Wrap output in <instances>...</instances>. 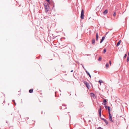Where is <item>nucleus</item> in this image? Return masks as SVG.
<instances>
[{"mask_svg":"<svg viewBox=\"0 0 129 129\" xmlns=\"http://www.w3.org/2000/svg\"><path fill=\"white\" fill-rule=\"evenodd\" d=\"M107 102V101L106 100V99H104V101H103V103H106Z\"/></svg>","mask_w":129,"mask_h":129,"instance_id":"18","label":"nucleus"},{"mask_svg":"<svg viewBox=\"0 0 129 129\" xmlns=\"http://www.w3.org/2000/svg\"><path fill=\"white\" fill-rule=\"evenodd\" d=\"M73 70H71V72H73Z\"/></svg>","mask_w":129,"mask_h":129,"instance_id":"36","label":"nucleus"},{"mask_svg":"<svg viewBox=\"0 0 129 129\" xmlns=\"http://www.w3.org/2000/svg\"><path fill=\"white\" fill-rule=\"evenodd\" d=\"M105 39V36H104L102 37V38L101 40L100 41V43H101Z\"/></svg>","mask_w":129,"mask_h":129,"instance_id":"8","label":"nucleus"},{"mask_svg":"<svg viewBox=\"0 0 129 129\" xmlns=\"http://www.w3.org/2000/svg\"><path fill=\"white\" fill-rule=\"evenodd\" d=\"M128 56H129V53H128Z\"/></svg>","mask_w":129,"mask_h":129,"instance_id":"39","label":"nucleus"},{"mask_svg":"<svg viewBox=\"0 0 129 129\" xmlns=\"http://www.w3.org/2000/svg\"><path fill=\"white\" fill-rule=\"evenodd\" d=\"M105 108L106 109H107V107H105Z\"/></svg>","mask_w":129,"mask_h":129,"instance_id":"37","label":"nucleus"},{"mask_svg":"<svg viewBox=\"0 0 129 129\" xmlns=\"http://www.w3.org/2000/svg\"><path fill=\"white\" fill-rule=\"evenodd\" d=\"M12 102H15V100H13L12 101Z\"/></svg>","mask_w":129,"mask_h":129,"instance_id":"32","label":"nucleus"},{"mask_svg":"<svg viewBox=\"0 0 129 129\" xmlns=\"http://www.w3.org/2000/svg\"><path fill=\"white\" fill-rule=\"evenodd\" d=\"M65 109H67V107H66V108H65Z\"/></svg>","mask_w":129,"mask_h":129,"instance_id":"42","label":"nucleus"},{"mask_svg":"<svg viewBox=\"0 0 129 129\" xmlns=\"http://www.w3.org/2000/svg\"><path fill=\"white\" fill-rule=\"evenodd\" d=\"M110 111H111L110 109L109 110H108L109 114H111V113H110Z\"/></svg>","mask_w":129,"mask_h":129,"instance_id":"26","label":"nucleus"},{"mask_svg":"<svg viewBox=\"0 0 129 129\" xmlns=\"http://www.w3.org/2000/svg\"><path fill=\"white\" fill-rule=\"evenodd\" d=\"M90 94L91 96H93V98H94L95 96V95L93 93H90Z\"/></svg>","mask_w":129,"mask_h":129,"instance_id":"13","label":"nucleus"},{"mask_svg":"<svg viewBox=\"0 0 129 129\" xmlns=\"http://www.w3.org/2000/svg\"><path fill=\"white\" fill-rule=\"evenodd\" d=\"M121 42V40H120L117 43V44L116 45V46L117 47L119 46V45L120 44Z\"/></svg>","mask_w":129,"mask_h":129,"instance_id":"10","label":"nucleus"},{"mask_svg":"<svg viewBox=\"0 0 129 129\" xmlns=\"http://www.w3.org/2000/svg\"><path fill=\"white\" fill-rule=\"evenodd\" d=\"M109 63L110 65V66H111V60H110L109 61Z\"/></svg>","mask_w":129,"mask_h":129,"instance_id":"25","label":"nucleus"},{"mask_svg":"<svg viewBox=\"0 0 129 129\" xmlns=\"http://www.w3.org/2000/svg\"><path fill=\"white\" fill-rule=\"evenodd\" d=\"M44 5L46 11H48L49 9V4L48 3H45Z\"/></svg>","mask_w":129,"mask_h":129,"instance_id":"1","label":"nucleus"},{"mask_svg":"<svg viewBox=\"0 0 129 129\" xmlns=\"http://www.w3.org/2000/svg\"><path fill=\"white\" fill-rule=\"evenodd\" d=\"M101 119H102L104 120V122L106 123V125L108 124V122L104 118H101Z\"/></svg>","mask_w":129,"mask_h":129,"instance_id":"5","label":"nucleus"},{"mask_svg":"<svg viewBox=\"0 0 129 129\" xmlns=\"http://www.w3.org/2000/svg\"><path fill=\"white\" fill-rule=\"evenodd\" d=\"M108 10L107 9H106L103 12V14L104 15H105L108 13Z\"/></svg>","mask_w":129,"mask_h":129,"instance_id":"9","label":"nucleus"},{"mask_svg":"<svg viewBox=\"0 0 129 129\" xmlns=\"http://www.w3.org/2000/svg\"><path fill=\"white\" fill-rule=\"evenodd\" d=\"M108 34V33H106V34Z\"/></svg>","mask_w":129,"mask_h":129,"instance_id":"44","label":"nucleus"},{"mask_svg":"<svg viewBox=\"0 0 129 129\" xmlns=\"http://www.w3.org/2000/svg\"><path fill=\"white\" fill-rule=\"evenodd\" d=\"M6 123H8V121H6Z\"/></svg>","mask_w":129,"mask_h":129,"instance_id":"40","label":"nucleus"},{"mask_svg":"<svg viewBox=\"0 0 129 129\" xmlns=\"http://www.w3.org/2000/svg\"><path fill=\"white\" fill-rule=\"evenodd\" d=\"M84 11L83 9H82L81 11L80 16V17L82 19H84Z\"/></svg>","mask_w":129,"mask_h":129,"instance_id":"2","label":"nucleus"},{"mask_svg":"<svg viewBox=\"0 0 129 129\" xmlns=\"http://www.w3.org/2000/svg\"><path fill=\"white\" fill-rule=\"evenodd\" d=\"M97 129H103V128H102L101 127H99Z\"/></svg>","mask_w":129,"mask_h":129,"instance_id":"28","label":"nucleus"},{"mask_svg":"<svg viewBox=\"0 0 129 129\" xmlns=\"http://www.w3.org/2000/svg\"><path fill=\"white\" fill-rule=\"evenodd\" d=\"M84 84L86 85V86L88 89H89V83L86 81H84Z\"/></svg>","mask_w":129,"mask_h":129,"instance_id":"4","label":"nucleus"},{"mask_svg":"<svg viewBox=\"0 0 129 129\" xmlns=\"http://www.w3.org/2000/svg\"><path fill=\"white\" fill-rule=\"evenodd\" d=\"M106 103H104L103 105H105V106H106Z\"/></svg>","mask_w":129,"mask_h":129,"instance_id":"29","label":"nucleus"},{"mask_svg":"<svg viewBox=\"0 0 129 129\" xmlns=\"http://www.w3.org/2000/svg\"><path fill=\"white\" fill-rule=\"evenodd\" d=\"M106 69H108L109 67V64L108 63H106Z\"/></svg>","mask_w":129,"mask_h":129,"instance_id":"16","label":"nucleus"},{"mask_svg":"<svg viewBox=\"0 0 129 129\" xmlns=\"http://www.w3.org/2000/svg\"><path fill=\"white\" fill-rule=\"evenodd\" d=\"M87 55V56H90V54H89L88 55Z\"/></svg>","mask_w":129,"mask_h":129,"instance_id":"38","label":"nucleus"},{"mask_svg":"<svg viewBox=\"0 0 129 129\" xmlns=\"http://www.w3.org/2000/svg\"><path fill=\"white\" fill-rule=\"evenodd\" d=\"M14 104H15V105H16V103L15 102H14Z\"/></svg>","mask_w":129,"mask_h":129,"instance_id":"34","label":"nucleus"},{"mask_svg":"<svg viewBox=\"0 0 129 129\" xmlns=\"http://www.w3.org/2000/svg\"><path fill=\"white\" fill-rule=\"evenodd\" d=\"M99 82L100 83V85H101V83L102 82H103L102 81V80H100L99 81Z\"/></svg>","mask_w":129,"mask_h":129,"instance_id":"19","label":"nucleus"},{"mask_svg":"<svg viewBox=\"0 0 129 129\" xmlns=\"http://www.w3.org/2000/svg\"><path fill=\"white\" fill-rule=\"evenodd\" d=\"M46 1L48 2L49 4H50V0H46Z\"/></svg>","mask_w":129,"mask_h":129,"instance_id":"27","label":"nucleus"},{"mask_svg":"<svg viewBox=\"0 0 129 129\" xmlns=\"http://www.w3.org/2000/svg\"><path fill=\"white\" fill-rule=\"evenodd\" d=\"M62 106H66V105H62Z\"/></svg>","mask_w":129,"mask_h":129,"instance_id":"35","label":"nucleus"},{"mask_svg":"<svg viewBox=\"0 0 129 129\" xmlns=\"http://www.w3.org/2000/svg\"><path fill=\"white\" fill-rule=\"evenodd\" d=\"M101 59H102L101 57H99V58L98 60L99 61H101Z\"/></svg>","mask_w":129,"mask_h":129,"instance_id":"20","label":"nucleus"},{"mask_svg":"<svg viewBox=\"0 0 129 129\" xmlns=\"http://www.w3.org/2000/svg\"><path fill=\"white\" fill-rule=\"evenodd\" d=\"M116 15V14L115 12L113 14V15L114 17V16H115Z\"/></svg>","mask_w":129,"mask_h":129,"instance_id":"24","label":"nucleus"},{"mask_svg":"<svg viewBox=\"0 0 129 129\" xmlns=\"http://www.w3.org/2000/svg\"><path fill=\"white\" fill-rule=\"evenodd\" d=\"M84 106L83 103L82 102H81L80 103L79 106L80 107H82Z\"/></svg>","mask_w":129,"mask_h":129,"instance_id":"12","label":"nucleus"},{"mask_svg":"<svg viewBox=\"0 0 129 129\" xmlns=\"http://www.w3.org/2000/svg\"><path fill=\"white\" fill-rule=\"evenodd\" d=\"M62 109V107H61V108L60 109Z\"/></svg>","mask_w":129,"mask_h":129,"instance_id":"43","label":"nucleus"},{"mask_svg":"<svg viewBox=\"0 0 129 129\" xmlns=\"http://www.w3.org/2000/svg\"><path fill=\"white\" fill-rule=\"evenodd\" d=\"M96 40L97 41H98V37H99V35L98 34V33H96Z\"/></svg>","mask_w":129,"mask_h":129,"instance_id":"7","label":"nucleus"},{"mask_svg":"<svg viewBox=\"0 0 129 129\" xmlns=\"http://www.w3.org/2000/svg\"><path fill=\"white\" fill-rule=\"evenodd\" d=\"M98 111H99V114L100 116L101 117V107H100Z\"/></svg>","mask_w":129,"mask_h":129,"instance_id":"6","label":"nucleus"},{"mask_svg":"<svg viewBox=\"0 0 129 129\" xmlns=\"http://www.w3.org/2000/svg\"><path fill=\"white\" fill-rule=\"evenodd\" d=\"M129 61V57H127L126 61L128 62Z\"/></svg>","mask_w":129,"mask_h":129,"instance_id":"22","label":"nucleus"},{"mask_svg":"<svg viewBox=\"0 0 129 129\" xmlns=\"http://www.w3.org/2000/svg\"><path fill=\"white\" fill-rule=\"evenodd\" d=\"M85 72H86L87 75H88L89 76V77H90V78H91V76L90 74L86 70Z\"/></svg>","mask_w":129,"mask_h":129,"instance_id":"11","label":"nucleus"},{"mask_svg":"<svg viewBox=\"0 0 129 129\" xmlns=\"http://www.w3.org/2000/svg\"><path fill=\"white\" fill-rule=\"evenodd\" d=\"M95 40L94 39H93L92 40V44H94L95 43Z\"/></svg>","mask_w":129,"mask_h":129,"instance_id":"14","label":"nucleus"},{"mask_svg":"<svg viewBox=\"0 0 129 129\" xmlns=\"http://www.w3.org/2000/svg\"><path fill=\"white\" fill-rule=\"evenodd\" d=\"M106 49H104L103 50V52L104 53H105L106 52Z\"/></svg>","mask_w":129,"mask_h":129,"instance_id":"23","label":"nucleus"},{"mask_svg":"<svg viewBox=\"0 0 129 129\" xmlns=\"http://www.w3.org/2000/svg\"><path fill=\"white\" fill-rule=\"evenodd\" d=\"M127 54H125L124 56H126Z\"/></svg>","mask_w":129,"mask_h":129,"instance_id":"30","label":"nucleus"},{"mask_svg":"<svg viewBox=\"0 0 129 129\" xmlns=\"http://www.w3.org/2000/svg\"><path fill=\"white\" fill-rule=\"evenodd\" d=\"M65 52L66 53L69 54L68 52Z\"/></svg>","mask_w":129,"mask_h":129,"instance_id":"31","label":"nucleus"},{"mask_svg":"<svg viewBox=\"0 0 129 129\" xmlns=\"http://www.w3.org/2000/svg\"><path fill=\"white\" fill-rule=\"evenodd\" d=\"M126 57H124V58H125Z\"/></svg>","mask_w":129,"mask_h":129,"instance_id":"41","label":"nucleus"},{"mask_svg":"<svg viewBox=\"0 0 129 129\" xmlns=\"http://www.w3.org/2000/svg\"><path fill=\"white\" fill-rule=\"evenodd\" d=\"M81 65L82 66L83 68L84 69V70L86 71V69L85 68H84V66L83 65V64H81Z\"/></svg>","mask_w":129,"mask_h":129,"instance_id":"21","label":"nucleus"},{"mask_svg":"<svg viewBox=\"0 0 129 129\" xmlns=\"http://www.w3.org/2000/svg\"><path fill=\"white\" fill-rule=\"evenodd\" d=\"M109 119L110 121L113 122V120H112V116L111 114H109Z\"/></svg>","mask_w":129,"mask_h":129,"instance_id":"3","label":"nucleus"},{"mask_svg":"<svg viewBox=\"0 0 129 129\" xmlns=\"http://www.w3.org/2000/svg\"><path fill=\"white\" fill-rule=\"evenodd\" d=\"M28 118H29L28 117H26L25 118L26 119H28Z\"/></svg>","mask_w":129,"mask_h":129,"instance_id":"33","label":"nucleus"},{"mask_svg":"<svg viewBox=\"0 0 129 129\" xmlns=\"http://www.w3.org/2000/svg\"><path fill=\"white\" fill-rule=\"evenodd\" d=\"M33 89H30V90H29V92L30 93H32L33 92Z\"/></svg>","mask_w":129,"mask_h":129,"instance_id":"15","label":"nucleus"},{"mask_svg":"<svg viewBox=\"0 0 129 129\" xmlns=\"http://www.w3.org/2000/svg\"><path fill=\"white\" fill-rule=\"evenodd\" d=\"M105 107H107V109L108 110H109L110 109V107L108 106H105Z\"/></svg>","mask_w":129,"mask_h":129,"instance_id":"17","label":"nucleus"}]
</instances>
